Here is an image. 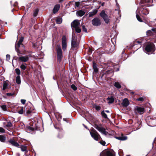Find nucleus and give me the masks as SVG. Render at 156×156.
Here are the masks:
<instances>
[{"instance_id":"obj_1","label":"nucleus","mask_w":156,"mask_h":156,"mask_svg":"<svg viewBox=\"0 0 156 156\" xmlns=\"http://www.w3.org/2000/svg\"><path fill=\"white\" fill-rule=\"evenodd\" d=\"M80 24L78 20H74L71 24L72 30H75L76 33H80L81 31V29L79 27Z\"/></svg>"},{"instance_id":"obj_2","label":"nucleus","mask_w":156,"mask_h":156,"mask_svg":"<svg viewBox=\"0 0 156 156\" xmlns=\"http://www.w3.org/2000/svg\"><path fill=\"white\" fill-rule=\"evenodd\" d=\"M154 50V45L152 43H148L145 48V50L148 52L153 51Z\"/></svg>"},{"instance_id":"obj_3","label":"nucleus","mask_w":156,"mask_h":156,"mask_svg":"<svg viewBox=\"0 0 156 156\" xmlns=\"http://www.w3.org/2000/svg\"><path fill=\"white\" fill-rule=\"evenodd\" d=\"M57 59L59 62H60L62 57V52L61 48L59 45L57 46Z\"/></svg>"},{"instance_id":"obj_4","label":"nucleus","mask_w":156,"mask_h":156,"mask_svg":"<svg viewBox=\"0 0 156 156\" xmlns=\"http://www.w3.org/2000/svg\"><path fill=\"white\" fill-rule=\"evenodd\" d=\"M90 133L92 137L96 141H98L100 137L98 132L94 129L90 131Z\"/></svg>"},{"instance_id":"obj_5","label":"nucleus","mask_w":156,"mask_h":156,"mask_svg":"<svg viewBox=\"0 0 156 156\" xmlns=\"http://www.w3.org/2000/svg\"><path fill=\"white\" fill-rule=\"evenodd\" d=\"M100 16L103 18L105 23L108 24L109 21V19L108 15L106 14L105 11H102L100 14Z\"/></svg>"},{"instance_id":"obj_6","label":"nucleus","mask_w":156,"mask_h":156,"mask_svg":"<svg viewBox=\"0 0 156 156\" xmlns=\"http://www.w3.org/2000/svg\"><path fill=\"white\" fill-rule=\"evenodd\" d=\"M92 23L94 26H99L101 24V22L99 18L95 17L92 20Z\"/></svg>"},{"instance_id":"obj_7","label":"nucleus","mask_w":156,"mask_h":156,"mask_svg":"<svg viewBox=\"0 0 156 156\" xmlns=\"http://www.w3.org/2000/svg\"><path fill=\"white\" fill-rule=\"evenodd\" d=\"M94 127L103 134L105 135L107 134V132L105 131V129L102 127L98 126L97 124H95Z\"/></svg>"},{"instance_id":"obj_8","label":"nucleus","mask_w":156,"mask_h":156,"mask_svg":"<svg viewBox=\"0 0 156 156\" xmlns=\"http://www.w3.org/2000/svg\"><path fill=\"white\" fill-rule=\"evenodd\" d=\"M134 111L136 114L139 113L140 114H143L145 110L143 108L136 106L134 107Z\"/></svg>"},{"instance_id":"obj_9","label":"nucleus","mask_w":156,"mask_h":156,"mask_svg":"<svg viewBox=\"0 0 156 156\" xmlns=\"http://www.w3.org/2000/svg\"><path fill=\"white\" fill-rule=\"evenodd\" d=\"M62 46L63 50H65L66 48V38L65 36H63L62 39Z\"/></svg>"},{"instance_id":"obj_10","label":"nucleus","mask_w":156,"mask_h":156,"mask_svg":"<svg viewBox=\"0 0 156 156\" xmlns=\"http://www.w3.org/2000/svg\"><path fill=\"white\" fill-rule=\"evenodd\" d=\"M103 156H114L113 151L111 150H106L103 154Z\"/></svg>"},{"instance_id":"obj_11","label":"nucleus","mask_w":156,"mask_h":156,"mask_svg":"<svg viewBox=\"0 0 156 156\" xmlns=\"http://www.w3.org/2000/svg\"><path fill=\"white\" fill-rule=\"evenodd\" d=\"M23 37H22L19 40L18 42L15 45V49L16 51L18 53V50L16 47H20L21 45H23V44H22V42H23Z\"/></svg>"},{"instance_id":"obj_12","label":"nucleus","mask_w":156,"mask_h":156,"mask_svg":"<svg viewBox=\"0 0 156 156\" xmlns=\"http://www.w3.org/2000/svg\"><path fill=\"white\" fill-rule=\"evenodd\" d=\"M18 59L19 61L25 62L28 61L29 59V57L27 55H25L24 56H22L19 57Z\"/></svg>"},{"instance_id":"obj_13","label":"nucleus","mask_w":156,"mask_h":156,"mask_svg":"<svg viewBox=\"0 0 156 156\" xmlns=\"http://www.w3.org/2000/svg\"><path fill=\"white\" fill-rule=\"evenodd\" d=\"M9 142L13 146L19 147L20 145L19 144L13 139H11L9 141Z\"/></svg>"},{"instance_id":"obj_14","label":"nucleus","mask_w":156,"mask_h":156,"mask_svg":"<svg viewBox=\"0 0 156 156\" xmlns=\"http://www.w3.org/2000/svg\"><path fill=\"white\" fill-rule=\"evenodd\" d=\"M60 5L59 4L56 5L53 9V13L54 14L56 13L59 10Z\"/></svg>"},{"instance_id":"obj_15","label":"nucleus","mask_w":156,"mask_h":156,"mask_svg":"<svg viewBox=\"0 0 156 156\" xmlns=\"http://www.w3.org/2000/svg\"><path fill=\"white\" fill-rule=\"evenodd\" d=\"M122 104L123 106L126 107L129 105V103L127 98H125L123 100Z\"/></svg>"},{"instance_id":"obj_16","label":"nucleus","mask_w":156,"mask_h":156,"mask_svg":"<svg viewBox=\"0 0 156 156\" xmlns=\"http://www.w3.org/2000/svg\"><path fill=\"white\" fill-rule=\"evenodd\" d=\"M98 12V10L97 9H94L92 11L89 12L88 13L89 17H91L95 15Z\"/></svg>"},{"instance_id":"obj_17","label":"nucleus","mask_w":156,"mask_h":156,"mask_svg":"<svg viewBox=\"0 0 156 156\" xmlns=\"http://www.w3.org/2000/svg\"><path fill=\"white\" fill-rule=\"evenodd\" d=\"M76 39L72 40V46L74 48H77L78 46V43L76 42Z\"/></svg>"},{"instance_id":"obj_18","label":"nucleus","mask_w":156,"mask_h":156,"mask_svg":"<svg viewBox=\"0 0 156 156\" xmlns=\"http://www.w3.org/2000/svg\"><path fill=\"white\" fill-rule=\"evenodd\" d=\"M155 29L154 28H152L151 30H149L147 31V34L148 36H150L153 34V32H155Z\"/></svg>"},{"instance_id":"obj_19","label":"nucleus","mask_w":156,"mask_h":156,"mask_svg":"<svg viewBox=\"0 0 156 156\" xmlns=\"http://www.w3.org/2000/svg\"><path fill=\"white\" fill-rule=\"evenodd\" d=\"M140 10L141 13L144 15H147L149 13L148 11L146 9L142 8L140 9Z\"/></svg>"},{"instance_id":"obj_20","label":"nucleus","mask_w":156,"mask_h":156,"mask_svg":"<svg viewBox=\"0 0 156 156\" xmlns=\"http://www.w3.org/2000/svg\"><path fill=\"white\" fill-rule=\"evenodd\" d=\"M85 12L84 11L82 10H80L77 12V15L81 17L84 15Z\"/></svg>"},{"instance_id":"obj_21","label":"nucleus","mask_w":156,"mask_h":156,"mask_svg":"<svg viewBox=\"0 0 156 156\" xmlns=\"http://www.w3.org/2000/svg\"><path fill=\"white\" fill-rule=\"evenodd\" d=\"M115 138L119 140H126L127 139V137L126 136H116Z\"/></svg>"},{"instance_id":"obj_22","label":"nucleus","mask_w":156,"mask_h":156,"mask_svg":"<svg viewBox=\"0 0 156 156\" xmlns=\"http://www.w3.org/2000/svg\"><path fill=\"white\" fill-rule=\"evenodd\" d=\"M8 88V83L6 81L3 83V87L2 88L3 90H5Z\"/></svg>"},{"instance_id":"obj_23","label":"nucleus","mask_w":156,"mask_h":156,"mask_svg":"<svg viewBox=\"0 0 156 156\" xmlns=\"http://www.w3.org/2000/svg\"><path fill=\"white\" fill-rule=\"evenodd\" d=\"M6 137L3 135H0V141L2 142H5Z\"/></svg>"},{"instance_id":"obj_24","label":"nucleus","mask_w":156,"mask_h":156,"mask_svg":"<svg viewBox=\"0 0 156 156\" xmlns=\"http://www.w3.org/2000/svg\"><path fill=\"white\" fill-rule=\"evenodd\" d=\"M16 81L17 84H19L21 83L20 78V76H18L16 78Z\"/></svg>"},{"instance_id":"obj_25","label":"nucleus","mask_w":156,"mask_h":156,"mask_svg":"<svg viewBox=\"0 0 156 156\" xmlns=\"http://www.w3.org/2000/svg\"><path fill=\"white\" fill-rule=\"evenodd\" d=\"M107 100L108 101V103L109 104H111L113 103L114 100L113 98L112 97L108 98Z\"/></svg>"},{"instance_id":"obj_26","label":"nucleus","mask_w":156,"mask_h":156,"mask_svg":"<svg viewBox=\"0 0 156 156\" xmlns=\"http://www.w3.org/2000/svg\"><path fill=\"white\" fill-rule=\"evenodd\" d=\"M19 147L20 148L22 151H26L27 150V147L25 146L21 145Z\"/></svg>"},{"instance_id":"obj_27","label":"nucleus","mask_w":156,"mask_h":156,"mask_svg":"<svg viewBox=\"0 0 156 156\" xmlns=\"http://www.w3.org/2000/svg\"><path fill=\"white\" fill-rule=\"evenodd\" d=\"M114 86L117 87V88L119 89L121 88V86L120 84L118 82H116L115 83Z\"/></svg>"},{"instance_id":"obj_28","label":"nucleus","mask_w":156,"mask_h":156,"mask_svg":"<svg viewBox=\"0 0 156 156\" xmlns=\"http://www.w3.org/2000/svg\"><path fill=\"white\" fill-rule=\"evenodd\" d=\"M39 10L37 9H36L34 11L33 16H36Z\"/></svg>"},{"instance_id":"obj_29","label":"nucleus","mask_w":156,"mask_h":156,"mask_svg":"<svg viewBox=\"0 0 156 156\" xmlns=\"http://www.w3.org/2000/svg\"><path fill=\"white\" fill-rule=\"evenodd\" d=\"M101 115L105 119L107 118V115L105 113L104 111L101 112Z\"/></svg>"},{"instance_id":"obj_30","label":"nucleus","mask_w":156,"mask_h":156,"mask_svg":"<svg viewBox=\"0 0 156 156\" xmlns=\"http://www.w3.org/2000/svg\"><path fill=\"white\" fill-rule=\"evenodd\" d=\"M151 1H152V0H142L140 3H149L151 2Z\"/></svg>"},{"instance_id":"obj_31","label":"nucleus","mask_w":156,"mask_h":156,"mask_svg":"<svg viewBox=\"0 0 156 156\" xmlns=\"http://www.w3.org/2000/svg\"><path fill=\"white\" fill-rule=\"evenodd\" d=\"M93 68L95 72H98V69L96 66V64L95 63H93Z\"/></svg>"},{"instance_id":"obj_32","label":"nucleus","mask_w":156,"mask_h":156,"mask_svg":"<svg viewBox=\"0 0 156 156\" xmlns=\"http://www.w3.org/2000/svg\"><path fill=\"white\" fill-rule=\"evenodd\" d=\"M136 16L137 19L138 20V21H139L140 22H143V21L142 20V19H141L140 17V16L139 15H138L137 14H136Z\"/></svg>"},{"instance_id":"obj_33","label":"nucleus","mask_w":156,"mask_h":156,"mask_svg":"<svg viewBox=\"0 0 156 156\" xmlns=\"http://www.w3.org/2000/svg\"><path fill=\"white\" fill-rule=\"evenodd\" d=\"M12 124L11 122H7V124L6 125V126L7 127H10L12 126Z\"/></svg>"},{"instance_id":"obj_34","label":"nucleus","mask_w":156,"mask_h":156,"mask_svg":"<svg viewBox=\"0 0 156 156\" xmlns=\"http://www.w3.org/2000/svg\"><path fill=\"white\" fill-rule=\"evenodd\" d=\"M62 19L60 18H58L56 20V23L58 24H60L62 22Z\"/></svg>"},{"instance_id":"obj_35","label":"nucleus","mask_w":156,"mask_h":156,"mask_svg":"<svg viewBox=\"0 0 156 156\" xmlns=\"http://www.w3.org/2000/svg\"><path fill=\"white\" fill-rule=\"evenodd\" d=\"M15 71L16 73L18 75H20V71L19 69L18 68H16L15 69Z\"/></svg>"},{"instance_id":"obj_36","label":"nucleus","mask_w":156,"mask_h":156,"mask_svg":"<svg viewBox=\"0 0 156 156\" xmlns=\"http://www.w3.org/2000/svg\"><path fill=\"white\" fill-rule=\"evenodd\" d=\"M1 107L3 111H6L7 110V107L6 105H3L1 106Z\"/></svg>"},{"instance_id":"obj_37","label":"nucleus","mask_w":156,"mask_h":156,"mask_svg":"<svg viewBox=\"0 0 156 156\" xmlns=\"http://www.w3.org/2000/svg\"><path fill=\"white\" fill-rule=\"evenodd\" d=\"M71 87L74 90H76L77 89L76 87L74 84L71 85Z\"/></svg>"},{"instance_id":"obj_38","label":"nucleus","mask_w":156,"mask_h":156,"mask_svg":"<svg viewBox=\"0 0 156 156\" xmlns=\"http://www.w3.org/2000/svg\"><path fill=\"white\" fill-rule=\"evenodd\" d=\"M23 107H22L21 108V109L19 111L18 113L20 114H22L23 112Z\"/></svg>"},{"instance_id":"obj_39","label":"nucleus","mask_w":156,"mask_h":156,"mask_svg":"<svg viewBox=\"0 0 156 156\" xmlns=\"http://www.w3.org/2000/svg\"><path fill=\"white\" fill-rule=\"evenodd\" d=\"M20 67L21 69H22L23 70H25L26 69V66L23 64L21 65L20 66Z\"/></svg>"},{"instance_id":"obj_40","label":"nucleus","mask_w":156,"mask_h":156,"mask_svg":"<svg viewBox=\"0 0 156 156\" xmlns=\"http://www.w3.org/2000/svg\"><path fill=\"white\" fill-rule=\"evenodd\" d=\"M111 48L110 49V51H113L115 49V46L114 44H113L111 46Z\"/></svg>"},{"instance_id":"obj_41","label":"nucleus","mask_w":156,"mask_h":156,"mask_svg":"<svg viewBox=\"0 0 156 156\" xmlns=\"http://www.w3.org/2000/svg\"><path fill=\"white\" fill-rule=\"evenodd\" d=\"M136 100L138 101H143L144 100V99L142 97H140L139 98H137L136 99Z\"/></svg>"},{"instance_id":"obj_42","label":"nucleus","mask_w":156,"mask_h":156,"mask_svg":"<svg viewBox=\"0 0 156 156\" xmlns=\"http://www.w3.org/2000/svg\"><path fill=\"white\" fill-rule=\"evenodd\" d=\"M72 40L76 39V38L75 36V34L74 33H73L72 34Z\"/></svg>"},{"instance_id":"obj_43","label":"nucleus","mask_w":156,"mask_h":156,"mask_svg":"<svg viewBox=\"0 0 156 156\" xmlns=\"http://www.w3.org/2000/svg\"><path fill=\"white\" fill-rule=\"evenodd\" d=\"M10 55H6V60L9 61L10 59Z\"/></svg>"},{"instance_id":"obj_44","label":"nucleus","mask_w":156,"mask_h":156,"mask_svg":"<svg viewBox=\"0 0 156 156\" xmlns=\"http://www.w3.org/2000/svg\"><path fill=\"white\" fill-rule=\"evenodd\" d=\"M5 130L2 127H0V132L4 133L5 132Z\"/></svg>"},{"instance_id":"obj_45","label":"nucleus","mask_w":156,"mask_h":156,"mask_svg":"<svg viewBox=\"0 0 156 156\" xmlns=\"http://www.w3.org/2000/svg\"><path fill=\"white\" fill-rule=\"evenodd\" d=\"M103 146H105L106 143L105 141H101L99 142Z\"/></svg>"},{"instance_id":"obj_46","label":"nucleus","mask_w":156,"mask_h":156,"mask_svg":"<svg viewBox=\"0 0 156 156\" xmlns=\"http://www.w3.org/2000/svg\"><path fill=\"white\" fill-rule=\"evenodd\" d=\"M82 28H83V30L86 32H87V29L84 26H82Z\"/></svg>"},{"instance_id":"obj_47","label":"nucleus","mask_w":156,"mask_h":156,"mask_svg":"<svg viewBox=\"0 0 156 156\" xmlns=\"http://www.w3.org/2000/svg\"><path fill=\"white\" fill-rule=\"evenodd\" d=\"M80 2H76L75 3V6L77 7H78L80 5Z\"/></svg>"},{"instance_id":"obj_48","label":"nucleus","mask_w":156,"mask_h":156,"mask_svg":"<svg viewBox=\"0 0 156 156\" xmlns=\"http://www.w3.org/2000/svg\"><path fill=\"white\" fill-rule=\"evenodd\" d=\"M26 101V100L24 99H21V102L23 104H25Z\"/></svg>"},{"instance_id":"obj_49","label":"nucleus","mask_w":156,"mask_h":156,"mask_svg":"<svg viewBox=\"0 0 156 156\" xmlns=\"http://www.w3.org/2000/svg\"><path fill=\"white\" fill-rule=\"evenodd\" d=\"M6 95L8 96H11L13 95V94L11 93H7L6 94Z\"/></svg>"},{"instance_id":"obj_50","label":"nucleus","mask_w":156,"mask_h":156,"mask_svg":"<svg viewBox=\"0 0 156 156\" xmlns=\"http://www.w3.org/2000/svg\"><path fill=\"white\" fill-rule=\"evenodd\" d=\"M100 107L99 106H97L96 108V109L98 110H100Z\"/></svg>"},{"instance_id":"obj_51","label":"nucleus","mask_w":156,"mask_h":156,"mask_svg":"<svg viewBox=\"0 0 156 156\" xmlns=\"http://www.w3.org/2000/svg\"><path fill=\"white\" fill-rule=\"evenodd\" d=\"M27 114H29L31 113V111L30 110H27Z\"/></svg>"},{"instance_id":"obj_52","label":"nucleus","mask_w":156,"mask_h":156,"mask_svg":"<svg viewBox=\"0 0 156 156\" xmlns=\"http://www.w3.org/2000/svg\"><path fill=\"white\" fill-rule=\"evenodd\" d=\"M64 0H59V2L60 3L62 2Z\"/></svg>"},{"instance_id":"obj_53","label":"nucleus","mask_w":156,"mask_h":156,"mask_svg":"<svg viewBox=\"0 0 156 156\" xmlns=\"http://www.w3.org/2000/svg\"><path fill=\"white\" fill-rule=\"evenodd\" d=\"M83 126H84L86 129H87V127L84 124H83Z\"/></svg>"},{"instance_id":"obj_54","label":"nucleus","mask_w":156,"mask_h":156,"mask_svg":"<svg viewBox=\"0 0 156 156\" xmlns=\"http://www.w3.org/2000/svg\"><path fill=\"white\" fill-rule=\"evenodd\" d=\"M105 112H109L108 110H106Z\"/></svg>"},{"instance_id":"obj_55","label":"nucleus","mask_w":156,"mask_h":156,"mask_svg":"<svg viewBox=\"0 0 156 156\" xmlns=\"http://www.w3.org/2000/svg\"><path fill=\"white\" fill-rule=\"evenodd\" d=\"M131 94H134V92H131Z\"/></svg>"},{"instance_id":"obj_56","label":"nucleus","mask_w":156,"mask_h":156,"mask_svg":"<svg viewBox=\"0 0 156 156\" xmlns=\"http://www.w3.org/2000/svg\"><path fill=\"white\" fill-rule=\"evenodd\" d=\"M118 13L119 14H120V11L119 10L118 11Z\"/></svg>"},{"instance_id":"obj_57","label":"nucleus","mask_w":156,"mask_h":156,"mask_svg":"<svg viewBox=\"0 0 156 156\" xmlns=\"http://www.w3.org/2000/svg\"><path fill=\"white\" fill-rule=\"evenodd\" d=\"M115 2H116V3H117V0H115Z\"/></svg>"},{"instance_id":"obj_58","label":"nucleus","mask_w":156,"mask_h":156,"mask_svg":"<svg viewBox=\"0 0 156 156\" xmlns=\"http://www.w3.org/2000/svg\"><path fill=\"white\" fill-rule=\"evenodd\" d=\"M137 42L139 43H140V42L139 41H137Z\"/></svg>"},{"instance_id":"obj_59","label":"nucleus","mask_w":156,"mask_h":156,"mask_svg":"<svg viewBox=\"0 0 156 156\" xmlns=\"http://www.w3.org/2000/svg\"><path fill=\"white\" fill-rule=\"evenodd\" d=\"M126 156H130V155H127Z\"/></svg>"},{"instance_id":"obj_60","label":"nucleus","mask_w":156,"mask_h":156,"mask_svg":"<svg viewBox=\"0 0 156 156\" xmlns=\"http://www.w3.org/2000/svg\"><path fill=\"white\" fill-rule=\"evenodd\" d=\"M1 60V59H0V61Z\"/></svg>"}]
</instances>
